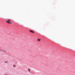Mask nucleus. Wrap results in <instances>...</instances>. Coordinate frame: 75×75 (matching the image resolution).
<instances>
[{
	"instance_id": "1",
	"label": "nucleus",
	"mask_w": 75,
	"mask_h": 75,
	"mask_svg": "<svg viewBox=\"0 0 75 75\" xmlns=\"http://www.w3.org/2000/svg\"><path fill=\"white\" fill-rule=\"evenodd\" d=\"M11 21L9 20H8L7 21H6V23H9L10 24H11L12 23V22H10Z\"/></svg>"
},
{
	"instance_id": "2",
	"label": "nucleus",
	"mask_w": 75,
	"mask_h": 75,
	"mask_svg": "<svg viewBox=\"0 0 75 75\" xmlns=\"http://www.w3.org/2000/svg\"><path fill=\"white\" fill-rule=\"evenodd\" d=\"M30 32L31 33H34V31L31 30H30Z\"/></svg>"
},
{
	"instance_id": "3",
	"label": "nucleus",
	"mask_w": 75,
	"mask_h": 75,
	"mask_svg": "<svg viewBox=\"0 0 75 75\" xmlns=\"http://www.w3.org/2000/svg\"><path fill=\"white\" fill-rule=\"evenodd\" d=\"M37 40L38 41H40L41 39H38Z\"/></svg>"
},
{
	"instance_id": "4",
	"label": "nucleus",
	"mask_w": 75,
	"mask_h": 75,
	"mask_svg": "<svg viewBox=\"0 0 75 75\" xmlns=\"http://www.w3.org/2000/svg\"><path fill=\"white\" fill-rule=\"evenodd\" d=\"M28 71L30 73V69H28Z\"/></svg>"
},
{
	"instance_id": "5",
	"label": "nucleus",
	"mask_w": 75,
	"mask_h": 75,
	"mask_svg": "<svg viewBox=\"0 0 75 75\" xmlns=\"http://www.w3.org/2000/svg\"><path fill=\"white\" fill-rule=\"evenodd\" d=\"M0 51H4V52H5V51H4V50H0Z\"/></svg>"
},
{
	"instance_id": "6",
	"label": "nucleus",
	"mask_w": 75,
	"mask_h": 75,
	"mask_svg": "<svg viewBox=\"0 0 75 75\" xmlns=\"http://www.w3.org/2000/svg\"><path fill=\"white\" fill-rule=\"evenodd\" d=\"M13 67L14 68H15V67H16V66L15 65H13Z\"/></svg>"
},
{
	"instance_id": "7",
	"label": "nucleus",
	"mask_w": 75,
	"mask_h": 75,
	"mask_svg": "<svg viewBox=\"0 0 75 75\" xmlns=\"http://www.w3.org/2000/svg\"><path fill=\"white\" fill-rule=\"evenodd\" d=\"M5 63H7V62H8L5 61Z\"/></svg>"
}]
</instances>
